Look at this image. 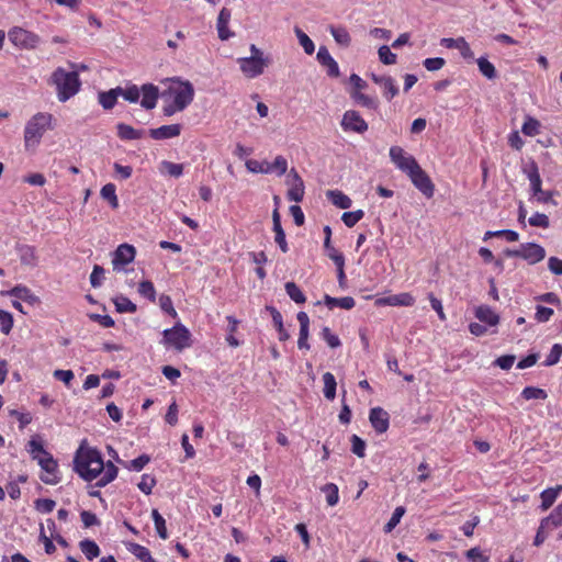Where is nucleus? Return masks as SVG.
I'll return each instance as SVG.
<instances>
[{"instance_id":"obj_1","label":"nucleus","mask_w":562,"mask_h":562,"mask_svg":"<svg viewBox=\"0 0 562 562\" xmlns=\"http://www.w3.org/2000/svg\"><path fill=\"white\" fill-rule=\"evenodd\" d=\"M74 470L85 481L91 482L100 476L97 486L103 487L115 480L117 468L108 461L104 463L100 451L82 441L74 458Z\"/></svg>"},{"instance_id":"obj_2","label":"nucleus","mask_w":562,"mask_h":562,"mask_svg":"<svg viewBox=\"0 0 562 562\" xmlns=\"http://www.w3.org/2000/svg\"><path fill=\"white\" fill-rule=\"evenodd\" d=\"M162 98V113L165 116H171L182 112L193 101L194 88L190 81L175 80L164 92Z\"/></svg>"},{"instance_id":"obj_3","label":"nucleus","mask_w":562,"mask_h":562,"mask_svg":"<svg viewBox=\"0 0 562 562\" xmlns=\"http://www.w3.org/2000/svg\"><path fill=\"white\" fill-rule=\"evenodd\" d=\"M48 83L55 87L59 102H66L75 97L81 88V80L77 70L67 71L57 67L50 75Z\"/></svg>"},{"instance_id":"obj_4","label":"nucleus","mask_w":562,"mask_h":562,"mask_svg":"<svg viewBox=\"0 0 562 562\" xmlns=\"http://www.w3.org/2000/svg\"><path fill=\"white\" fill-rule=\"evenodd\" d=\"M53 115L47 112H38L34 114L25 124L24 128V146L26 149L35 148L40 145L41 139L46 131L52 130Z\"/></svg>"},{"instance_id":"obj_5","label":"nucleus","mask_w":562,"mask_h":562,"mask_svg":"<svg viewBox=\"0 0 562 562\" xmlns=\"http://www.w3.org/2000/svg\"><path fill=\"white\" fill-rule=\"evenodd\" d=\"M250 57H241L237 59L239 68L245 77L252 79L263 74L265 68L269 65V59L255 45H250Z\"/></svg>"},{"instance_id":"obj_6","label":"nucleus","mask_w":562,"mask_h":562,"mask_svg":"<svg viewBox=\"0 0 562 562\" xmlns=\"http://www.w3.org/2000/svg\"><path fill=\"white\" fill-rule=\"evenodd\" d=\"M164 341L167 348L182 350L190 347L191 334L183 325H176L164 331Z\"/></svg>"},{"instance_id":"obj_7","label":"nucleus","mask_w":562,"mask_h":562,"mask_svg":"<svg viewBox=\"0 0 562 562\" xmlns=\"http://www.w3.org/2000/svg\"><path fill=\"white\" fill-rule=\"evenodd\" d=\"M9 40L15 47L21 49H34L41 42L37 34L19 26L9 31Z\"/></svg>"},{"instance_id":"obj_8","label":"nucleus","mask_w":562,"mask_h":562,"mask_svg":"<svg viewBox=\"0 0 562 562\" xmlns=\"http://www.w3.org/2000/svg\"><path fill=\"white\" fill-rule=\"evenodd\" d=\"M390 158L392 162L406 175L419 165L412 155H407L400 146H392L390 148Z\"/></svg>"},{"instance_id":"obj_9","label":"nucleus","mask_w":562,"mask_h":562,"mask_svg":"<svg viewBox=\"0 0 562 562\" xmlns=\"http://www.w3.org/2000/svg\"><path fill=\"white\" fill-rule=\"evenodd\" d=\"M412 183L426 196L432 198L435 193V184L432 183L430 177L418 165L413 171L408 175Z\"/></svg>"},{"instance_id":"obj_10","label":"nucleus","mask_w":562,"mask_h":562,"mask_svg":"<svg viewBox=\"0 0 562 562\" xmlns=\"http://www.w3.org/2000/svg\"><path fill=\"white\" fill-rule=\"evenodd\" d=\"M508 255L520 257L527 260L530 265H535L544 259L546 250L538 244L528 243L521 245L519 250L509 251Z\"/></svg>"},{"instance_id":"obj_11","label":"nucleus","mask_w":562,"mask_h":562,"mask_svg":"<svg viewBox=\"0 0 562 562\" xmlns=\"http://www.w3.org/2000/svg\"><path fill=\"white\" fill-rule=\"evenodd\" d=\"M37 462L43 471L41 480L45 484L55 485L59 483L60 477L58 475V464L52 454H45Z\"/></svg>"},{"instance_id":"obj_12","label":"nucleus","mask_w":562,"mask_h":562,"mask_svg":"<svg viewBox=\"0 0 562 562\" xmlns=\"http://www.w3.org/2000/svg\"><path fill=\"white\" fill-rule=\"evenodd\" d=\"M341 127L346 132H356L362 134L368 131V123L355 110H348L344 113L341 120Z\"/></svg>"},{"instance_id":"obj_13","label":"nucleus","mask_w":562,"mask_h":562,"mask_svg":"<svg viewBox=\"0 0 562 562\" xmlns=\"http://www.w3.org/2000/svg\"><path fill=\"white\" fill-rule=\"evenodd\" d=\"M288 186L289 190L286 196L290 201L301 202L304 198L305 187L302 178L297 173V171L293 168L288 175Z\"/></svg>"},{"instance_id":"obj_14","label":"nucleus","mask_w":562,"mask_h":562,"mask_svg":"<svg viewBox=\"0 0 562 562\" xmlns=\"http://www.w3.org/2000/svg\"><path fill=\"white\" fill-rule=\"evenodd\" d=\"M136 255V249L130 244H121L113 252L112 263L114 269L131 263Z\"/></svg>"},{"instance_id":"obj_15","label":"nucleus","mask_w":562,"mask_h":562,"mask_svg":"<svg viewBox=\"0 0 562 562\" xmlns=\"http://www.w3.org/2000/svg\"><path fill=\"white\" fill-rule=\"evenodd\" d=\"M369 420L378 434H384L389 429V413L381 407H373L370 409Z\"/></svg>"},{"instance_id":"obj_16","label":"nucleus","mask_w":562,"mask_h":562,"mask_svg":"<svg viewBox=\"0 0 562 562\" xmlns=\"http://www.w3.org/2000/svg\"><path fill=\"white\" fill-rule=\"evenodd\" d=\"M181 132L182 125L177 123L150 128L148 134L155 140H165L180 136Z\"/></svg>"},{"instance_id":"obj_17","label":"nucleus","mask_w":562,"mask_h":562,"mask_svg":"<svg viewBox=\"0 0 562 562\" xmlns=\"http://www.w3.org/2000/svg\"><path fill=\"white\" fill-rule=\"evenodd\" d=\"M316 58L323 67H326V71L329 77H339V66L325 46L319 47Z\"/></svg>"},{"instance_id":"obj_18","label":"nucleus","mask_w":562,"mask_h":562,"mask_svg":"<svg viewBox=\"0 0 562 562\" xmlns=\"http://www.w3.org/2000/svg\"><path fill=\"white\" fill-rule=\"evenodd\" d=\"M140 105L146 110H153L159 98V89L153 83H145L140 87Z\"/></svg>"},{"instance_id":"obj_19","label":"nucleus","mask_w":562,"mask_h":562,"mask_svg":"<svg viewBox=\"0 0 562 562\" xmlns=\"http://www.w3.org/2000/svg\"><path fill=\"white\" fill-rule=\"evenodd\" d=\"M232 12L227 8H223L217 16L216 29L221 41H227L235 34L228 29Z\"/></svg>"},{"instance_id":"obj_20","label":"nucleus","mask_w":562,"mask_h":562,"mask_svg":"<svg viewBox=\"0 0 562 562\" xmlns=\"http://www.w3.org/2000/svg\"><path fill=\"white\" fill-rule=\"evenodd\" d=\"M272 224H273V232H274V241L280 247V250L283 254H286L289 251V246L285 238V233L281 225V216L278 211V209H274L272 212Z\"/></svg>"},{"instance_id":"obj_21","label":"nucleus","mask_w":562,"mask_h":562,"mask_svg":"<svg viewBox=\"0 0 562 562\" xmlns=\"http://www.w3.org/2000/svg\"><path fill=\"white\" fill-rule=\"evenodd\" d=\"M16 252L22 266L35 267L37 265L38 257L34 246L27 244L16 245Z\"/></svg>"},{"instance_id":"obj_22","label":"nucleus","mask_w":562,"mask_h":562,"mask_svg":"<svg viewBox=\"0 0 562 562\" xmlns=\"http://www.w3.org/2000/svg\"><path fill=\"white\" fill-rule=\"evenodd\" d=\"M371 79L383 89V95L387 100H392L398 93V88L392 77L372 74Z\"/></svg>"},{"instance_id":"obj_23","label":"nucleus","mask_w":562,"mask_h":562,"mask_svg":"<svg viewBox=\"0 0 562 562\" xmlns=\"http://www.w3.org/2000/svg\"><path fill=\"white\" fill-rule=\"evenodd\" d=\"M2 295L15 297L30 304H34L38 301L37 296L34 295L27 286L22 284H18L11 290L2 292Z\"/></svg>"},{"instance_id":"obj_24","label":"nucleus","mask_w":562,"mask_h":562,"mask_svg":"<svg viewBox=\"0 0 562 562\" xmlns=\"http://www.w3.org/2000/svg\"><path fill=\"white\" fill-rule=\"evenodd\" d=\"M297 322L300 323V336L297 340V346L300 349H308L307 337H308V326L310 318L305 312H299L296 315Z\"/></svg>"},{"instance_id":"obj_25","label":"nucleus","mask_w":562,"mask_h":562,"mask_svg":"<svg viewBox=\"0 0 562 562\" xmlns=\"http://www.w3.org/2000/svg\"><path fill=\"white\" fill-rule=\"evenodd\" d=\"M117 130V136L122 140H135L139 139L144 136L145 131L144 130H136L133 126L125 124V123H119L116 125Z\"/></svg>"},{"instance_id":"obj_26","label":"nucleus","mask_w":562,"mask_h":562,"mask_svg":"<svg viewBox=\"0 0 562 562\" xmlns=\"http://www.w3.org/2000/svg\"><path fill=\"white\" fill-rule=\"evenodd\" d=\"M561 492H562V485H557L554 487H549V488L543 490L540 494L541 510L544 512V510L549 509L554 504V502L557 501V498Z\"/></svg>"},{"instance_id":"obj_27","label":"nucleus","mask_w":562,"mask_h":562,"mask_svg":"<svg viewBox=\"0 0 562 562\" xmlns=\"http://www.w3.org/2000/svg\"><path fill=\"white\" fill-rule=\"evenodd\" d=\"M324 303L329 310H333L335 307L351 310L356 305L355 299L351 296L333 297L328 294H325Z\"/></svg>"},{"instance_id":"obj_28","label":"nucleus","mask_w":562,"mask_h":562,"mask_svg":"<svg viewBox=\"0 0 562 562\" xmlns=\"http://www.w3.org/2000/svg\"><path fill=\"white\" fill-rule=\"evenodd\" d=\"M113 453H114L113 458H115V460L119 463L123 464V467L125 469H127L130 471H134V472L142 471L146 467V464L150 461V458L147 454H142L136 459H133L128 462H124L119 458V456L115 451H113Z\"/></svg>"},{"instance_id":"obj_29","label":"nucleus","mask_w":562,"mask_h":562,"mask_svg":"<svg viewBox=\"0 0 562 562\" xmlns=\"http://www.w3.org/2000/svg\"><path fill=\"white\" fill-rule=\"evenodd\" d=\"M326 195L328 200L339 209L346 210L352 204L351 199L340 190H328Z\"/></svg>"},{"instance_id":"obj_30","label":"nucleus","mask_w":562,"mask_h":562,"mask_svg":"<svg viewBox=\"0 0 562 562\" xmlns=\"http://www.w3.org/2000/svg\"><path fill=\"white\" fill-rule=\"evenodd\" d=\"M120 91L121 87H116L114 89H110L109 91L99 93V103L104 110H111L115 106Z\"/></svg>"},{"instance_id":"obj_31","label":"nucleus","mask_w":562,"mask_h":562,"mask_svg":"<svg viewBox=\"0 0 562 562\" xmlns=\"http://www.w3.org/2000/svg\"><path fill=\"white\" fill-rule=\"evenodd\" d=\"M383 302L391 306H413L415 297L407 292L387 296Z\"/></svg>"},{"instance_id":"obj_32","label":"nucleus","mask_w":562,"mask_h":562,"mask_svg":"<svg viewBox=\"0 0 562 562\" xmlns=\"http://www.w3.org/2000/svg\"><path fill=\"white\" fill-rule=\"evenodd\" d=\"M475 316L479 321L486 323L490 326H494L498 323V315L486 305L479 306L475 312Z\"/></svg>"},{"instance_id":"obj_33","label":"nucleus","mask_w":562,"mask_h":562,"mask_svg":"<svg viewBox=\"0 0 562 562\" xmlns=\"http://www.w3.org/2000/svg\"><path fill=\"white\" fill-rule=\"evenodd\" d=\"M541 521L542 528L555 529L560 527L562 525V503L559 504L552 513Z\"/></svg>"},{"instance_id":"obj_34","label":"nucleus","mask_w":562,"mask_h":562,"mask_svg":"<svg viewBox=\"0 0 562 562\" xmlns=\"http://www.w3.org/2000/svg\"><path fill=\"white\" fill-rule=\"evenodd\" d=\"M329 31H330V34L333 35V37L335 38V41L339 45L345 46V47H348L350 45L351 37L346 27L331 25L329 27Z\"/></svg>"},{"instance_id":"obj_35","label":"nucleus","mask_w":562,"mask_h":562,"mask_svg":"<svg viewBox=\"0 0 562 562\" xmlns=\"http://www.w3.org/2000/svg\"><path fill=\"white\" fill-rule=\"evenodd\" d=\"M323 382H324V396L327 400L333 401L336 396V387H337V383H336V379H335L334 374H331L330 372L324 373Z\"/></svg>"},{"instance_id":"obj_36","label":"nucleus","mask_w":562,"mask_h":562,"mask_svg":"<svg viewBox=\"0 0 562 562\" xmlns=\"http://www.w3.org/2000/svg\"><path fill=\"white\" fill-rule=\"evenodd\" d=\"M480 72L487 79L493 80L497 77L495 66L485 57L476 59Z\"/></svg>"},{"instance_id":"obj_37","label":"nucleus","mask_w":562,"mask_h":562,"mask_svg":"<svg viewBox=\"0 0 562 562\" xmlns=\"http://www.w3.org/2000/svg\"><path fill=\"white\" fill-rule=\"evenodd\" d=\"M79 547L88 560H93L100 554V548L93 540L85 539L80 541Z\"/></svg>"},{"instance_id":"obj_38","label":"nucleus","mask_w":562,"mask_h":562,"mask_svg":"<svg viewBox=\"0 0 562 562\" xmlns=\"http://www.w3.org/2000/svg\"><path fill=\"white\" fill-rule=\"evenodd\" d=\"M102 199L106 200L112 209L119 207V199L116 195V187L113 183H106L101 189Z\"/></svg>"},{"instance_id":"obj_39","label":"nucleus","mask_w":562,"mask_h":562,"mask_svg":"<svg viewBox=\"0 0 562 562\" xmlns=\"http://www.w3.org/2000/svg\"><path fill=\"white\" fill-rule=\"evenodd\" d=\"M113 303L119 313H135L137 310L136 304L123 295L114 297Z\"/></svg>"},{"instance_id":"obj_40","label":"nucleus","mask_w":562,"mask_h":562,"mask_svg":"<svg viewBox=\"0 0 562 562\" xmlns=\"http://www.w3.org/2000/svg\"><path fill=\"white\" fill-rule=\"evenodd\" d=\"M321 491L325 494L326 502L329 506H335L339 502V490L335 483L325 484Z\"/></svg>"},{"instance_id":"obj_41","label":"nucleus","mask_w":562,"mask_h":562,"mask_svg":"<svg viewBox=\"0 0 562 562\" xmlns=\"http://www.w3.org/2000/svg\"><path fill=\"white\" fill-rule=\"evenodd\" d=\"M350 97L361 106L368 108V109H376L378 102L375 99L364 94L360 91H350Z\"/></svg>"},{"instance_id":"obj_42","label":"nucleus","mask_w":562,"mask_h":562,"mask_svg":"<svg viewBox=\"0 0 562 562\" xmlns=\"http://www.w3.org/2000/svg\"><path fill=\"white\" fill-rule=\"evenodd\" d=\"M285 292L296 304H303L306 301V296L294 282L290 281L285 283Z\"/></svg>"},{"instance_id":"obj_43","label":"nucleus","mask_w":562,"mask_h":562,"mask_svg":"<svg viewBox=\"0 0 562 562\" xmlns=\"http://www.w3.org/2000/svg\"><path fill=\"white\" fill-rule=\"evenodd\" d=\"M151 518L154 520V525H155L158 536L161 539L166 540L168 538V531H167L165 518L159 514V512L157 509H153Z\"/></svg>"},{"instance_id":"obj_44","label":"nucleus","mask_w":562,"mask_h":562,"mask_svg":"<svg viewBox=\"0 0 562 562\" xmlns=\"http://www.w3.org/2000/svg\"><path fill=\"white\" fill-rule=\"evenodd\" d=\"M521 396L526 400V401H530V400H546L548 394L547 392L543 390V389H540V387H537V386H526L522 391H521Z\"/></svg>"},{"instance_id":"obj_45","label":"nucleus","mask_w":562,"mask_h":562,"mask_svg":"<svg viewBox=\"0 0 562 562\" xmlns=\"http://www.w3.org/2000/svg\"><path fill=\"white\" fill-rule=\"evenodd\" d=\"M160 172H166L171 177L179 178L183 173V165L164 160L160 164Z\"/></svg>"},{"instance_id":"obj_46","label":"nucleus","mask_w":562,"mask_h":562,"mask_svg":"<svg viewBox=\"0 0 562 562\" xmlns=\"http://www.w3.org/2000/svg\"><path fill=\"white\" fill-rule=\"evenodd\" d=\"M294 32L304 52L307 55H312L315 50V45L313 41L297 26L294 29Z\"/></svg>"},{"instance_id":"obj_47","label":"nucleus","mask_w":562,"mask_h":562,"mask_svg":"<svg viewBox=\"0 0 562 562\" xmlns=\"http://www.w3.org/2000/svg\"><path fill=\"white\" fill-rule=\"evenodd\" d=\"M29 452L36 461H40V459H42L45 454H50L44 449L42 441L35 438L31 439L29 442Z\"/></svg>"},{"instance_id":"obj_48","label":"nucleus","mask_w":562,"mask_h":562,"mask_svg":"<svg viewBox=\"0 0 562 562\" xmlns=\"http://www.w3.org/2000/svg\"><path fill=\"white\" fill-rule=\"evenodd\" d=\"M405 507L397 506L389 521L384 526V532L390 533L401 521L402 517L405 515Z\"/></svg>"},{"instance_id":"obj_49","label":"nucleus","mask_w":562,"mask_h":562,"mask_svg":"<svg viewBox=\"0 0 562 562\" xmlns=\"http://www.w3.org/2000/svg\"><path fill=\"white\" fill-rule=\"evenodd\" d=\"M528 179L530 181V187L533 192V195H538L539 193H542V180L540 178L538 167L536 165L532 166L531 171L528 173Z\"/></svg>"},{"instance_id":"obj_50","label":"nucleus","mask_w":562,"mask_h":562,"mask_svg":"<svg viewBox=\"0 0 562 562\" xmlns=\"http://www.w3.org/2000/svg\"><path fill=\"white\" fill-rule=\"evenodd\" d=\"M138 293L148 299L150 302L156 301V290L154 283L149 280H144L138 284Z\"/></svg>"},{"instance_id":"obj_51","label":"nucleus","mask_w":562,"mask_h":562,"mask_svg":"<svg viewBox=\"0 0 562 562\" xmlns=\"http://www.w3.org/2000/svg\"><path fill=\"white\" fill-rule=\"evenodd\" d=\"M246 168L254 173H270L271 167L267 161H258L256 159H249L246 161Z\"/></svg>"},{"instance_id":"obj_52","label":"nucleus","mask_w":562,"mask_h":562,"mask_svg":"<svg viewBox=\"0 0 562 562\" xmlns=\"http://www.w3.org/2000/svg\"><path fill=\"white\" fill-rule=\"evenodd\" d=\"M120 95H122L126 101L135 103L139 100L140 88H138L136 85L121 88Z\"/></svg>"},{"instance_id":"obj_53","label":"nucleus","mask_w":562,"mask_h":562,"mask_svg":"<svg viewBox=\"0 0 562 562\" xmlns=\"http://www.w3.org/2000/svg\"><path fill=\"white\" fill-rule=\"evenodd\" d=\"M364 216V212L362 210H357L352 212H345L341 216V221L344 224L351 228L353 227L359 221H361Z\"/></svg>"},{"instance_id":"obj_54","label":"nucleus","mask_w":562,"mask_h":562,"mask_svg":"<svg viewBox=\"0 0 562 562\" xmlns=\"http://www.w3.org/2000/svg\"><path fill=\"white\" fill-rule=\"evenodd\" d=\"M539 130L540 123L533 117H528L521 126V132L527 136H536L539 134Z\"/></svg>"},{"instance_id":"obj_55","label":"nucleus","mask_w":562,"mask_h":562,"mask_svg":"<svg viewBox=\"0 0 562 562\" xmlns=\"http://www.w3.org/2000/svg\"><path fill=\"white\" fill-rule=\"evenodd\" d=\"M333 261L337 268V278L339 281L340 286L345 285L346 282V274H345V257L344 255H333Z\"/></svg>"},{"instance_id":"obj_56","label":"nucleus","mask_w":562,"mask_h":562,"mask_svg":"<svg viewBox=\"0 0 562 562\" xmlns=\"http://www.w3.org/2000/svg\"><path fill=\"white\" fill-rule=\"evenodd\" d=\"M351 441V451L359 458H363L366 456V442L359 436L352 435L350 438Z\"/></svg>"},{"instance_id":"obj_57","label":"nucleus","mask_w":562,"mask_h":562,"mask_svg":"<svg viewBox=\"0 0 562 562\" xmlns=\"http://www.w3.org/2000/svg\"><path fill=\"white\" fill-rule=\"evenodd\" d=\"M12 326H13L12 314L7 311L0 310V330L3 334L8 335L11 331Z\"/></svg>"},{"instance_id":"obj_58","label":"nucleus","mask_w":562,"mask_h":562,"mask_svg":"<svg viewBox=\"0 0 562 562\" xmlns=\"http://www.w3.org/2000/svg\"><path fill=\"white\" fill-rule=\"evenodd\" d=\"M155 485L156 480L154 476L149 474H143L137 486L144 494L149 495Z\"/></svg>"},{"instance_id":"obj_59","label":"nucleus","mask_w":562,"mask_h":562,"mask_svg":"<svg viewBox=\"0 0 562 562\" xmlns=\"http://www.w3.org/2000/svg\"><path fill=\"white\" fill-rule=\"evenodd\" d=\"M379 58L384 65H394L396 63V55L391 52L390 47L383 45L378 50Z\"/></svg>"},{"instance_id":"obj_60","label":"nucleus","mask_w":562,"mask_h":562,"mask_svg":"<svg viewBox=\"0 0 562 562\" xmlns=\"http://www.w3.org/2000/svg\"><path fill=\"white\" fill-rule=\"evenodd\" d=\"M529 224L535 227L548 228L550 225L549 217L543 213H535L529 217Z\"/></svg>"},{"instance_id":"obj_61","label":"nucleus","mask_w":562,"mask_h":562,"mask_svg":"<svg viewBox=\"0 0 562 562\" xmlns=\"http://www.w3.org/2000/svg\"><path fill=\"white\" fill-rule=\"evenodd\" d=\"M56 506L55 501L50 498H38L35 501V508L42 514H49Z\"/></svg>"},{"instance_id":"obj_62","label":"nucleus","mask_w":562,"mask_h":562,"mask_svg":"<svg viewBox=\"0 0 562 562\" xmlns=\"http://www.w3.org/2000/svg\"><path fill=\"white\" fill-rule=\"evenodd\" d=\"M131 551L137 559L142 560L143 562L151 561L150 551L144 546L134 543L132 544Z\"/></svg>"},{"instance_id":"obj_63","label":"nucleus","mask_w":562,"mask_h":562,"mask_svg":"<svg viewBox=\"0 0 562 562\" xmlns=\"http://www.w3.org/2000/svg\"><path fill=\"white\" fill-rule=\"evenodd\" d=\"M323 339L327 342L329 348H337L340 345V340L328 327H324L321 333Z\"/></svg>"},{"instance_id":"obj_64","label":"nucleus","mask_w":562,"mask_h":562,"mask_svg":"<svg viewBox=\"0 0 562 562\" xmlns=\"http://www.w3.org/2000/svg\"><path fill=\"white\" fill-rule=\"evenodd\" d=\"M446 64V60L441 57H432V58H426L423 61L424 67L428 71H437L441 69Z\"/></svg>"}]
</instances>
